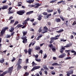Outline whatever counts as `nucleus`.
Instances as JSON below:
<instances>
[{
    "mask_svg": "<svg viewBox=\"0 0 76 76\" xmlns=\"http://www.w3.org/2000/svg\"><path fill=\"white\" fill-rule=\"evenodd\" d=\"M72 43H69V44H67L66 46H64V47H63L61 48V49H60V50H59V52L62 54L63 53V51L64 50H65V48H69L70 47L72 46Z\"/></svg>",
    "mask_w": 76,
    "mask_h": 76,
    "instance_id": "obj_1",
    "label": "nucleus"
},
{
    "mask_svg": "<svg viewBox=\"0 0 76 76\" xmlns=\"http://www.w3.org/2000/svg\"><path fill=\"white\" fill-rule=\"evenodd\" d=\"M9 29V28L7 27H3L2 29V30L1 31V34L0 35V37H3V35H4V33L6 32V31L7 30V29Z\"/></svg>",
    "mask_w": 76,
    "mask_h": 76,
    "instance_id": "obj_2",
    "label": "nucleus"
},
{
    "mask_svg": "<svg viewBox=\"0 0 76 76\" xmlns=\"http://www.w3.org/2000/svg\"><path fill=\"white\" fill-rule=\"evenodd\" d=\"M25 13V10H21L17 12V14L19 15H23Z\"/></svg>",
    "mask_w": 76,
    "mask_h": 76,
    "instance_id": "obj_3",
    "label": "nucleus"
},
{
    "mask_svg": "<svg viewBox=\"0 0 76 76\" xmlns=\"http://www.w3.org/2000/svg\"><path fill=\"white\" fill-rule=\"evenodd\" d=\"M40 6H41V4H39V3H36L35 4V5H31V7H35V9H37Z\"/></svg>",
    "mask_w": 76,
    "mask_h": 76,
    "instance_id": "obj_4",
    "label": "nucleus"
},
{
    "mask_svg": "<svg viewBox=\"0 0 76 76\" xmlns=\"http://www.w3.org/2000/svg\"><path fill=\"white\" fill-rule=\"evenodd\" d=\"M42 14V15H45V16L47 15V16H46V19H48L49 16H51V14H50L48 15V13L45 12H43Z\"/></svg>",
    "mask_w": 76,
    "mask_h": 76,
    "instance_id": "obj_5",
    "label": "nucleus"
},
{
    "mask_svg": "<svg viewBox=\"0 0 76 76\" xmlns=\"http://www.w3.org/2000/svg\"><path fill=\"white\" fill-rule=\"evenodd\" d=\"M41 68V66H34L31 70V71H34L35 70H37V69H38L39 68Z\"/></svg>",
    "mask_w": 76,
    "mask_h": 76,
    "instance_id": "obj_6",
    "label": "nucleus"
},
{
    "mask_svg": "<svg viewBox=\"0 0 76 76\" xmlns=\"http://www.w3.org/2000/svg\"><path fill=\"white\" fill-rule=\"evenodd\" d=\"M22 62V59L20 58L18 60V63L16 64V66H17L18 65H20Z\"/></svg>",
    "mask_w": 76,
    "mask_h": 76,
    "instance_id": "obj_7",
    "label": "nucleus"
},
{
    "mask_svg": "<svg viewBox=\"0 0 76 76\" xmlns=\"http://www.w3.org/2000/svg\"><path fill=\"white\" fill-rule=\"evenodd\" d=\"M13 66H12L11 67L9 68L8 69V72L10 73H11L12 72V70H13Z\"/></svg>",
    "mask_w": 76,
    "mask_h": 76,
    "instance_id": "obj_8",
    "label": "nucleus"
},
{
    "mask_svg": "<svg viewBox=\"0 0 76 76\" xmlns=\"http://www.w3.org/2000/svg\"><path fill=\"white\" fill-rule=\"evenodd\" d=\"M65 56H66V53H63L62 54L59 56L58 58H64Z\"/></svg>",
    "mask_w": 76,
    "mask_h": 76,
    "instance_id": "obj_9",
    "label": "nucleus"
},
{
    "mask_svg": "<svg viewBox=\"0 0 76 76\" xmlns=\"http://www.w3.org/2000/svg\"><path fill=\"white\" fill-rule=\"evenodd\" d=\"M33 13H34V11H29L28 12H27L26 13V15H30L31 14H32Z\"/></svg>",
    "mask_w": 76,
    "mask_h": 76,
    "instance_id": "obj_10",
    "label": "nucleus"
},
{
    "mask_svg": "<svg viewBox=\"0 0 76 76\" xmlns=\"http://www.w3.org/2000/svg\"><path fill=\"white\" fill-rule=\"evenodd\" d=\"M7 8H8V6L4 5L2 7V10H4V9H6Z\"/></svg>",
    "mask_w": 76,
    "mask_h": 76,
    "instance_id": "obj_11",
    "label": "nucleus"
},
{
    "mask_svg": "<svg viewBox=\"0 0 76 76\" xmlns=\"http://www.w3.org/2000/svg\"><path fill=\"white\" fill-rule=\"evenodd\" d=\"M55 21L56 22H61V19L59 18H56L55 19Z\"/></svg>",
    "mask_w": 76,
    "mask_h": 76,
    "instance_id": "obj_12",
    "label": "nucleus"
},
{
    "mask_svg": "<svg viewBox=\"0 0 76 76\" xmlns=\"http://www.w3.org/2000/svg\"><path fill=\"white\" fill-rule=\"evenodd\" d=\"M34 1V0H28V1H27V3L31 4V3H33Z\"/></svg>",
    "mask_w": 76,
    "mask_h": 76,
    "instance_id": "obj_13",
    "label": "nucleus"
},
{
    "mask_svg": "<svg viewBox=\"0 0 76 76\" xmlns=\"http://www.w3.org/2000/svg\"><path fill=\"white\" fill-rule=\"evenodd\" d=\"M31 52H32V50H31V49L30 48H29L28 50V53L29 55H32V54H31Z\"/></svg>",
    "mask_w": 76,
    "mask_h": 76,
    "instance_id": "obj_14",
    "label": "nucleus"
},
{
    "mask_svg": "<svg viewBox=\"0 0 76 76\" xmlns=\"http://www.w3.org/2000/svg\"><path fill=\"white\" fill-rule=\"evenodd\" d=\"M22 26H23V25H22L20 24H19L17 25L16 28H21V27H22Z\"/></svg>",
    "mask_w": 76,
    "mask_h": 76,
    "instance_id": "obj_15",
    "label": "nucleus"
},
{
    "mask_svg": "<svg viewBox=\"0 0 76 76\" xmlns=\"http://www.w3.org/2000/svg\"><path fill=\"white\" fill-rule=\"evenodd\" d=\"M42 16L41 15H40L38 17V18H37L38 20H41V19H42Z\"/></svg>",
    "mask_w": 76,
    "mask_h": 76,
    "instance_id": "obj_16",
    "label": "nucleus"
},
{
    "mask_svg": "<svg viewBox=\"0 0 76 76\" xmlns=\"http://www.w3.org/2000/svg\"><path fill=\"white\" fill-rule=\"evenodd\" d=\"M22 68V66H20V65H18V66H17V69L18 70H20Z\"/></svg>",
    "mask_w": 76,
    "mask_h": 76,
    "instance_id": "obj_17",
    "label": "nucleus"
},
{
    "mask_svg": "<svg viewBox=\"0 0 76 76\" xmlns=\"http://www.w3.org/2000/svg\"><path fill=\"white\" fill-rule=\"evenodd\" d=\"M9 11V12H8L9 14L13 13H14V12H15L14 10H10V11Z\"/></svg>",
    "mask_w": 76,
    "mask_h": 76,
    "instance_id": "obj_18",
    "label": "nucleus"
},
{
    "mask_svg": "<svg viewBox=\"0 0 76 76\" xmlns=\"http://www.w3.org/2000/svg\"><path fill=\"white\" fill-rule=\"evenodd\" d=\"M47 12L48 13H51L53 12V10H50L48 9H47Z\"/></svg>",
    "mask_w": 76,
    "mask_h": 76,
    "instance_id": "obj_19",
    "label": "nucleus"
},
{
    "mask_svg": "<svg viewBox=\"0 0 76 76\" xmlns=\"http://www.w3.org/2000/svg\"><path fill=\"white\" fill-rule=\"evenodd\" d=\"M40 49V47L39 46H36L35 47V49L36 50H38Z\"/></svg>",
    "mask_w": 76,
    "mask_h": 76,
    "instance_id": "obj_20",
    "label": "nucleus"
},
{
    "mask_svg": "<svg viewBox=\"0 0 76 76\" xmlns=\"http://www.w3.org/2000/svg\"><path fill=\"white\" fill-rule=\"evenodd\" d=\"M31 64H32V67H34V66H37V64L35 63L34 61H33Z\"/></svg>",
    "mask_w": 76,
    "mask_h": 76,
    "instance_id": "obj_21",
    "label": "nucleus"
},
{
    "mask_svg": "<svg viewBox=\"0 0 76 76\" xmlns=\"http://www.w3.org/2000/svg\"><path fill=\"white\" fill-rule=\"evenodd\" d=\"M19 23V21H16L15 22V23L13 24V26H16V25H18Z\"/></svg>",
    "mask_w": 76,
    "mask_h": 76,
    "instance_id": "obj_22",
    "label": "nucleus"
},
{
    "mask_svg": "<svg viewBox=\"0 0 76 76\" xmlns=\"http://www.w3.org/2000/svg\"><path fill=\"white\" fill-rule=\"evenodd\" d=\"M70 51H71L70 50H65V51H66L67 53H68L67 55H68L69 56L70 55L69 52H70Z\"/></svg>",
    "mask_w": 76,
    "mask_h": 76,
    "instance_id": "obj_23",
    "label": "nucleus"
},
{
    "mask_svg": "<svg viewBox=\"0 0 76 76\" xmlns=\"http://www.w3.org/2000/svg\"><path fill=\"white\" fill-rule=\"evenodd\" d=\"M14 30H15V28L12 27L11 28V30H10V32H12Z\"/></svg>",
    "mask_w": 76,
    "mask_h": 76,
    "instance_id": "obj_24",
    "label": "nucleus"
},
{
    "mask_svg": "<svg viewBox=\"0 0 76 76\" xmlns=\"http://www.w3.org/2000/svg\"><path fill=\"white\" fill-rule=\"evenodd\" d=\"M27 31H23V36H25V35H26V34H27Z\"/></svg>",
    "mask_w": 76,
    "mask_h": 76,
    "instance_id": "obj_25",
    "label": "nucleus"
},
{
    "mask_svg": "<svg viewBox=\"0 0 76 76\" xmlns=\"http://www.w3.org/2000/svg\"><path fill=\"white\" fill-rule=\"evenodd\" d=\"M7 73H8V71H6L4 72L2 74L4 76V75H6Z\"/></svg>",
    "mask_w": 76,
    "mask_h": 76,
    "instance_id": "obj_26",
    "label": "nucleus"
},
{
    "mask_svg": "<svg viewBox=\"0 0 76 76\" xmlns=\"http://www.w3.org/2000/svg\"><path fill=\"white\" fill-rule=\"evenodd\" d=\"M15 22V20H10V23L11 24H12Z\"/></svg>",
    "mask_w": 76,
    "mask_h": 76,
    "instance_id": "obj_27",
    "label": "nucleus"
},
{
    "mask_svg": "<svg viewBox=\"0 0 76 76\" xmlns=\"http://www.w3.org/2000/svg\"><path fill=\"white\" fill-rule=\"evenodd\" d=\"M64 31V30L62 29V30L56 31V32H57V33H60V32H63Z\"/></svg>",
    "mask_w": 76,
    "mask_h": 76,
    "instance_id": "obj_28",
    "label": "nucleus"
},
{
    "mask_svg": "<svg viewBox=\"0 0 76 76\" xmlns=\"http://www.w3.org/2000/svg\"><path fill=\"white\" fill-rule=\"evenodd\" d=\"M23 25H26L27 24V21L26 20H24L23 22L22 23Z\"/></svg>",
    "mask_w": 76,
    "mask_h": 76,
    "instance_id": "obj_29",
    "label": "nucleus"
},
{
    "mask_svg": "<svg viewBox=\"0 0 76 76\" xmlns=\"http://www.w3.org/2000/svg\"><path fill=\"white\" fill-rule=\"evenodd\" d=\"M52 66H54L55 65H58V66H60V65H61V64H58L57 63H53L52 64Z\"/></svg>",
    "mask_w": 76,
    "mask_h": 76,
    "instance_id": "obj_30",
    "label": "nucleus"
},
{
    "mask_svg": "<svg viewBox=\"0 0 76 76\" xmlns=\"http://www.w3.org/2000/svg\"><path fill=\"white\" fill-rule=\"evenodd\" d=\"M67 73V76H69L70 75H71V73H70V71H68L66 72Z\"/></svg>",
    "mask_w": 76,
    "mask_h": 76,
    "instance_id": "obj_31",
    "label": "nucleus"
},
{
    "mask_svg": "<svg viewBox=\"0 0 76 76\" xmlns=\"http://www.w3.org/2000/svg\"><path fill=\"white\" fill-rule=\"evenodd\" d=\"M28 75H29V73L28 72H26L25 74L23 75L24 76H28Z\"/></svg>",
    "mask_w": 76,
    "mask_h": 76,
    "instance_id": "obj_32",
    "label": "nucleus"
},
{
    "mask_svg": "<svg viewBox=\"0 0 76 76\" xmlns=\"http://www.w3.org/2000/svg\"><path fill=\"white\" fill-rule=\"evenodd\" d=\"M35 60H36L37 61H38V62H40L41 60V59H36Z\"/></svg>",
    "mask_w": 76,
    "mask_h": 76,
    "instance_id": "obj_33",
    "label": "nucleus"
},
{
    "mask_svg": "<svg viewBox=\"0 0 76 76\" xmlns=\"http://www.w3.org/2000/svg\"><path fill=\"white\" fill-rule=\"evenodd\" d=\"M52 50L53 52H56V48H52Z\"/></svg>",
    "mask_w": 76,
    "mask_h": 76,
    "instance_id": "obj_34",
    "label": "nucleus"
},
{
    "mask_svg": "<svg viewBox=\"0 0 76 76\" xmlns=\"http://www.w3.org/2000/svg\"><path fill=\"white\" fill-rule=\"evenodd\" d=\"M4 59H3L0 61V63H4Z\"/></svg>",
    "mask_w": 76,
    "mask_h": 76,
    "instance_id": "obj_35",
    "label": "nucleus"
},
{
    "mask_svg": "<svg viewBox=\"0 0 76 76\" xmlns=\"http://www.w3.org/2000/svg\"><path fill=\"white\" fill-rule=\"evenodd\" d=\"M20 3H21V4H22V3L21 2H20L18 3V6H21L22 4H20Z\"/></svg>",
    "mask_w": 76,
    "mask_h": 76,
    "instance_id": "obj_36",
    "label": "nucleus"
},
{
    "mask_svg": "<svg viewBox=\"0 0 76 76\" xmlns=\"http://www.w3.org/2000/svg\"><path fill=\"white\" fill-rule=\"evenodd\" d=\"M43 68L45 69H46V70H48V68H47V65H45L44 66H43Z\"/></svg>",
    "mask_w": 76,
    "mask_h": 76,
    "instance_id": "obj_37",
    "label": "nucleus"
},
{
    "mask_svg": "<svg viewBox=\"0 0 76 76\" xmlns=\"http://www.w3.org/2000/svg\"><path fill=\"white\" fill-rule=\"evenodd\" d=\"M72 58L70 57H68L66 58V60H70Z\"/></svg>",
    "mask_w": 76,
    "mask_h": 76,
    "instance_id": "obj_38",
    "label": "nucleus"
},
{
    "mask_svg": "<svg viewBox=\"0 0 76 76\" xmlns=\"http://www.w3.org/2000/svg\"><path fill=\"white\" fill-rule=\"evenodd\" d=\"M13 18V17L12 16H11L9 18V20H11Z\"/></svg>",
    "mask_w": 76,
    "mask_h": 76,
    "instance_id": "obj_39",
    "label": "nucleus"
},
{
    "mask_svg": "<svg viewBox=\"0 0 76 76\" xmlns=\"http://www.w3.org/2000/svg\"><path fill=\"white\" fill-rule=\"evenodd\" d=\"M15 60H16V58L15 57H13L12 59V61L13 62V61H15Z\"/></svg>",
    "mask_w": 76,
    "mask_h": 76,
    "instance_id": "obj_40",
    "label": "nucleus"
},
{
    "mask_svg": "<svg viewBox=\"0 0 76 76\" xmlns=\"http://www.w3.org/2000/svg\"><path fill=\"white\" fill-rule=\"evenodd\" d=\"M24 52H25V54H27V53H28V50H27V49H25V50H24Z\"/></svg>",
    "mask_w": 76,
    "mask_h": 76,
    "instance_id": "obj_41",
    "label": "nucleus"
},
{
    "mask_svg": "<svg viewBox=\"0 0 76 76\" xmlns=\"http://www.w3.org/2000/svg\"><path fill=\"white\" fill-rule=\"evenodd\" d=\"M51 74H52V75H54L56 74V73L55 72L52 71L51 72Z\"/></svg>",
    "mask_w": 76,
    "mask_h": 76,
    "instance_id": "obj_42",
    "label": "nucleus"
},
{
    "mask_svg": "<svg viewBox=\"0 0 76 76\" xmlns=\"http://www.w3.org/2000/svg\"><path fill=\"white\" fill-rule=\"evenodd\" d=\"M70 38L71 39H72L74 38V37L73 35H71L70 36Z\"/></svg>",
    "mask_w": 76,
    "mask_h": 76,
    "instance_id": "obj_43",
    "label": "nucleus"
},
{
    "mask_svg": "<svg viewBox=\"0 0 76 76\" xmlns=\"http://www.w3.org/2000/svg\"><path fill=\"white\" fill-rule=\"evenodd\" d=\"M56 1H57V0H52L51 1H50V3H54Z\"/></svg>",
    "mask_w": 76,
    "mask_h": 76,
    "instance_id": "obj_44",
    "label": "nucleus"
},
{
    "mask_svg": "<svg viewBox=\"0 0 76 76\" xmlns=\"http://www.w3.org/2000/svg\"><path fill=\"white\" fill-rule=\"evenodd\" d=\"M15 34V32L13 31L12 33H11V36H13V35Z\"/></svg>",
    "mask_w": 76,
    "mask_h": 76,
    "instance_id": "obj_45",
    "label": "nucleus"
},
{
    "mask_svg": "<svg viewBox=\"0 0 76 76\" xmlns=\"http://www.w3.org/2000/svg\"><path fill=\"white\" fill-rule=\"evenodd\" d=\"M48 46L49 47L51 48V47H53V44H51L50 45H49Z\"/></svg>",
    "mask_w": 76,
    "mask_h": 76,
    "instance_id": "obj_46",
    "label": "nucleus"
},
{
    "mask_svg": "<svg viewBox=\"0 0 76 76\" xmlns=\"http://www.w3.org/2000/svg\"><path fill=\"white\" fill-rule=\"evenodd\" d=\"M57 11H58V13L60 14V13H61V11L60 10V9H58L57 10Z\"/></svg>",
    "mask_w": 76,
    "mask_h": 76,
    "instance_id": "obj_47",
    "label": "nucleus"
},
{
    "mask_svg": "<svg viewBox=\"0 0 76 76\" xmlns=\"http://www.w3.org/2000/svg\"><path fill=\"white\" fill-rule=\"evenodd\" d=\"M50 69V70H53V69H54V68L53 66L50 67L49 68Z\"/></svg>",
    "mask_w": 76,
    "mask_h": 76,
    "instance_id": "obj_48",
    "label": "nucleus"
},
{
    "mask_svg": "<svg viewBox=\"0 0 76 76\" xmlns=\"http://www.w3.org/2000/svg\"><path fill=\"white\" fill-rule=\"evenodd\" d=\"M54 37H52L50 38V40L52 41H53V42H54Z\"/></svg>",
    "mask_w": 76,
    "mask_h": 76,
    "instance_id": "obj_49",
    "label": "nucleus"
},
{
    "mask_svg": "<svg viewBox=\"0 0 76 76\" xmlns=\"http://www.w3.org/2000/svg\"><path fill=\"white\" fill-rule=\"evenodd\" d=\"M29 21H30V22H34V19L33 18L29 20Z\"/></svg>",
    "mask_w": 76,
    "mask_h": 76,
    "instance_id": "obj_50",
    "label": "nucleus"
},
{
    "mask_svg": "<svg viewBox=\"0 0 76 76\" xmlns=\"http://www.w3.org/2000/svg\"><path fill=\"white\" fill-rule=\"evenodd\" d=\"M28 61H29V59L27 58L26 59V63H28Z\"/></svg>",
    "mask_w": 76,
    "mask_h": 76,
    "instance_id": "obj_51",
    "label": "nucleus"
},
{
    "mask_svg": "<svg viewBox=\"0 0 76 76\" xmlns=\"http://www.w3.org/2000/svg\"><path fill=\"white\" fill-rule=\"evenodd\" d=\"M47 57V54H45V56H44V58H46Z\"/></svg>",
    "mask_w": 76,
    "mask_h": 76,
    "instance_id": "obj_52",
    "label": "nucleus"
},
{
    "mask_svg": "<svg viewBox=\"0 0 76 76\" xmlns=\"http://www.w3.org/2000/svg\"><path fill=\"white\" fill-rule=\"evenodd\" d=\"M39 73L40 74V76H42V73L41 71H40L39 72Z\"/></svg>",
    "mask_w": 76,
    "mask_h": 76,
    "instance_id": "obj_53",
    "label": "nucleus"
},
{
    "mask_svg": "<svg viewBox=\"0 0 76 76\" xmlns=\"http://www.w3.org/2000/svg\"><path fill=\"white\" fill-rule=\"evenodd\" d=\"M60 18H61V20H62L63 21L64 20V18L63 17H60Z\"/></svg>",
    "mask_w": 76,
    "mask_h": 76,
    "instance_id": "obj_54",
    "label": "nucleus"
},
{
    "mask_svg": "<svg viewBox=\"0 0 76 76\" xmlns=\"http://www.w3.org/2000/svg\"><path fill=\"white\" fill-rule=\"evenodd\" d=\"M43 29L45 30H47L48 29V28L46 26H45L44 27Z\"/></svg>",
    "mask_w": 76,
    "mask_h": 76,
    "instance_id": "obj_55",
    "label": "nucleus"
},
{
    "mask_svg": "<svg viewBox=\"0 0 76 76\" xmlns=\"http://www.w3.org/2000/svg\"><path fill=\"white\" fill-rule=\"evenodd\" d=\"M11 37V36L10 35H8L7 37H6V38H10Z\"/></svg>",
    "mask_w": 76,
    "mask_h": 76,
    "instance_id": "obj_56",
    "label": "nucleus"
},
{
    "mask_svg": "<svg viewBox=\"0 0 76 76\" xmlns=\"http://www.w3.org/2000/svg\"><path fill=\"white\" fill-rule=\"evenodd\" d=\"M28 68V66H24V69L26 70V69H27Z\"/></svg>",
    "mask_w": 76,
    "mask_h": 76,
    "instance_id": "obj_57",
    "label": "nucleus"
},
{
    "mask_svg": "<svg viewBox=\"0 0 76 76\" xmlns=\"http://www.w3.org/2000/svg\"><path fill=\"white\" fill-rule=\"evenodd\" d=\"M7 1V0H5L4 1H3L2 2V3H3V4L6 3Z\"/></svg>",
    "mask_w": 76,
    "mask_h": 76,
    "instance_id": "obj_58",
    "label": "nucleus"
},
{
    "mask_svg": "<svg viewBox=\"0 0 76 76\" xmlns=\"http://www.w3.org/2000/svg\"><path fill=\"white\" fill-rule=\"evenodd\" d=\"M30 19V18H28L27 19L25 20L27 22H28V21H29V20Z\"/></svg>",
    "mask_w": 76,
    "mask_h": 76,
    "instance_id": "obj_59",
    "label": "nucleus"
},
{
    "mask_svg": "<svg viewBox=\"0 0 76 76\" xmlns=\"http://www.w3.org/2000/svg\"><path fill=\"white\" fill-rule=\"evenodd\" d=\"M27 25H25V26H23L22 27V29H23V28H26V26Z\"/></svg>",
    "mask_w": 76,
    "mask_h": 76,
    "instance_id": "obj_60",
    "label": "nucleus"
},
{
    "mask_svg": "<svg viewBox=\"0 0 76 76\" xmlns=\"http://www.w3.org/2000/svg\"><path fill=\"white\" fill-rule=\"evenodd\" d=\"M25 42H26L27 41V39H24L23 38H22Z\"/></svg>",
    "mask_w": 76,
    "mask_h": 76,
    "instance_id": "obj_61",
    "label": "nucleus"
},
{
    "mask_svg": "<svg viewBox=\"0 0 76 76\" xmlns=\"http://www.w3.org/2000/svg\"><path fill=\"white\" fill-rule=\"evenodd\" d=\"M37 24V22H34V23H33V26H35V25Z\"/></svg>",
    "mask_w": 76,
    "mask_h": 76,
    "instance_id": "obj_62",
    "label": "nucleus"
},
{
    "mask_svg": "<svg viewBox=\"0 0 76 76\" xmlns=\"http://www.w3.org/2000/svg\"><path fill=\"white\" fill-rule=\"evenodd\" d=\"M53 60H57V58L55 57H53Z\"/></svg>",
    "mask_w": 76,
    "mask_h": 76,
    "instance_id": "obj_63",
    "label": "nucleus"
},
{
    "mask_svg": "<svg viewBox=\"0 0 76 76\" xmlns=\"http://www.w3.org/2000/svg\"><path fill=\"white\" fill-rule=\"evenodd\" d=\"M11 9H12V7H10L8 9V11H9L10 10H11Z\"/></svg>",
    "mask_w": 76,
    "mask_h": 76,
    "instance_id": "obj_64",
    "label": "nucleus"
}]
</instances>
